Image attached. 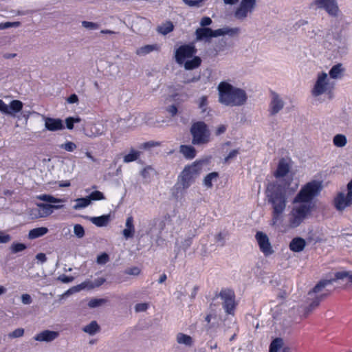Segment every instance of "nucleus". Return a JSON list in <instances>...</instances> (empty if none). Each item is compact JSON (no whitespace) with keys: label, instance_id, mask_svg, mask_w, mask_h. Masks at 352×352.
Here are the masks:
<instances>
[{"label":"nucleus","instance_id":"f257e3e1","mask_svg":"<svg viewBox=\"0 0 352 352\" xmlns=\"http://www.w3.org/2000/svg\"><path fill=\"white\" fill-rule=\"evenodd\" d=\"M348 278L352 283V272H338L335 274V278L322 279L309 291V313L317 308L320 302L327 298L331 293L327 287L332 285L336 280H342Z\"/></svg>","mask_w":352,"mask_h":352},{"label":"nucleus","instance_id":"f03ea898","mask_svg":"<svg viewBox=\"0 0 352 352\" xmlns=\"http://www.w3.org/2000/svg\"><path fill=\"white\" fill-rule=\"evenodd\" d=\"M219 102L226 106L239 107L245 104L248 96L245 90L234 87L227 82L218 85Z\"/></svg>","mask_w":352,"mask_h":352},{"label":"nucleus","instance_id":"7ed1b4c3","mask_svg":"<svg viewBox=\"0 0 352 352\" xmlns=\"http://www.w3.org/2000/svg\"><path fill=\"white\" fill-rule=\"evenodd\" d=\"M294 204H300L294 206L290 213L289 226L296 228L302 223L308 214V183L305 184L300 192L296 195Z\"/></svg>","mask_w":352,"mask_h":352},{"label":"nucleus","instance_id":"20e7f679","mask_svg":"<svg viewBox=\"0 0 352 352\" xmlns=\"http://www.w3.org/2000/svg\"><path fill=\"white\" fill-rule=\"evenodd\" d=\"M266 197L268 202L273 207V223L274 224L286 208L285 193L280 186L270 184L266 189Z\"/></svg>","mask_w":352,"mask_h":352},{"label":"nucleus","instance_id":"39448f33","mask_svg":"<svg viewBox=\"0 0 352 352\" xmlns=\"http://www.w3.org/2000/svg\"><path fill=\"white\" fill-rule=\"evenodd\" d=\"M239 32L240 29L239 28L224 27L214 30L210 28H198L195 30V39L193 42L204 41L209 43L212 38L224 35L234 36L237 35Z\"/></svg>","mask_w":352,"mask_h":352},{"label":"nucleus","instance_id":"423d86ee","mask_svg":"<svg viewBox=\"0 0 352 352\" xmlns=\"http://www.w3.org/2000/svg\"><path fill=\"white\" fill-rule=\"evenodd\" d=\"M190 133L193 145L202 146L210 142V131L208 125L203 121L192 123L190 129Z\"/></svg>","mask_w":352,"mask_h":352},{"label":"nucleus","instance_id":"0eeeda50","mask_svg":"<svg viewBox=\"0 0 352 352\" xmlns=\"http://www.w3.org/2000/svg\"><path fill=\"white\" fill-rule=\"evenodd\" d=\"M199 169V165L195 163L184 168L174 186L177 192L190 186L195 182V178L198 175Z\"/></svg>","mask_w":352,"mask_h":352},{"label":"nucleus","instance_id":"6e6552de","mask_svg":"<svg viewBox=\"0 0 352 352\" xmlns=\"http://www.w3.org/2000/svg\"><path fill=\"white\" fill-rule=\"evenodd\" d=\"M335 82H331L328 78L325 72H322L318 76L317 80L312 89V94L314 96H320L322 94H327L331 98L335 88Z\"/></svg>","mask_w":352,"mask_h":352},{"label":"nucleus","instance_id":"1a4fd4ad","mask_svg":"<svg viewBox=\"0 0 352 352\" xmlns=\"http://www.w3.org/2000/svg\"><path fill=\"white\" fill-rule=\"evenodd\" d=\"M219 298L222 300V307L225 312L227 314L233 316L236 306L234 291L228 288H223L219 293L215 294L212 301Z\"/></svg>","mask_w":352,"mask_h":352},{"label":"nucleus","instance_id":"9d476101","mask_svg":"<svg viewBox=\"0 0 352 352\" xmlns=\"http://www.w3.org/2000/svg\"><path fill=\"white\" fill-rule=\"evenodd\" d=\"M347 190L346 195L340 192L333 199L334 206L338 211H342L346 207L352 205V179L347 184Z\"/></svg>","mask_w":352,"mask_h":352},{"label":"nucleus","instance_id":"9b49d317","mask_svg":"<svg viewBox=\"0 0 352 352\" xmlns=\"http://www.w3.org/2000/svg\"><path fill=\"white\" fill-rule=\"evenodd\" d=\"M197 51L195 42L182 45L175 51V60L178 64L182 65L185 59L192 58L197 53Z\"/></svg>","mask_w":352,"mask_h":352},{"label":"nucleus","instance_id":"f8f14e48","mask_svg":"<svg viewBox=\"0 0 352 352\" xmlns=\"http://www.w3.org/2000/svg\"><path fill=\"white\" fill-rule=\"evenodd\" d=\"M256 6V0H241L234 15L239 20L243 21L254 10Z\"/></svg>","mask_w":352,"mask_h":352},{"label":"nucleus","instance_id":"ddd939ff","mask_svg":"<svg viewBox=\"0 0 352 352\" xmlns=\"http://www.w3.org/2000/svg\"><path fill=\"white\" fill-rule=\"evenodd\" d=\"M271 100L268 106L270 116H274L278 114L285 107V102L282 97L274 91H271Z\"/></svg>","mask_w":352,"mask_h":352},{"label":"nucleus","instance_id":"4468645a","mask_svg":"<svg viewBox=\"0 0 352 352\" xmlns=\"http://www.w3.org/2000/svg\"><path fill=\"white\" fill-rule=\"evenodd\" d=\"M255 238L258 242L261 251L265 256H267L273 254L274 250L270 243L269 238L266 234L258 231L255 235Z\"/></svg>","mask_w":352,"mask_h":352},{"label":"nucleus","instance_id":"2eb2a0df","mask_svg":"<svg viewBox=\"0 0 352 352\" xmlns=\"http://www.w3.org/2000/svg\"><path fill=\"white\" fill-rule=\"evenodd\" d=\"M316 3L319 8H324L332 16H336L339 12L336 0H316Z\"/></svg>","mask_w":352,"mask_h":352},{"label":"nucleus","instance_id":"dca6fc26","mask_svg":"<svg viewBox=\"0 0 352 352\" xmlns=\"http://www.w3.org/2000/svg\"><path fill=\"white\" fill-rule=\"evenodd\" d=\"M88 129H85V133L89 138H96L104 134L107 129L104 125L98 122L96 123H91L88 125Z\"/></svg>","mask_w":352,"mask_h":352},{"label":"nucleus","instance_id":"f3484780","mask_svg":"<svg viewBox=\"0 0 352 352\" xmlns=\"http://www.w3.org/2000/svg\"><path fill=\"white\" fill-rule=\"evenodd\" d=\"M45 121V127L47 131H56L65 128L63 121L60 118H52L43 116Z\"/></svg>","mask_w":352,"mask_h":352},{"label":"nucleus","instance_id":"a211bd4d","mask_svg":"<svg viewBox=\"0 0 352 352\" xmlns=\"http://www.w3.org/2000/svg\"><path fill=\"white\" fill-rule=\"evenodd\" d=\"M322 188V181L312 180L309 182V212L311 209L312 200L319 195Z\"/></svg>","mask_w":352,"mask_h":352},{"label":"nucleus","instance_id":"6ab92c4d","mask_svg":"<svg viewBox=\"0 0 352 352\" xmlns=\"http://www.w3.org/2000/svg\"><path fill=\"white\" fill-rule=\"evenodd\" d=\"M105 281H106V279L104 278L100 277V278H96L94 281H91V280L84 281L82 283L76 286L74 288H75V290L77 292H79V291H80L82 289H91L95 287H100Z\"/></svg>","mask_w":352,"mask_h":352},{"label":"nucleus","instance_id":"aec40b11","mask_svg":"<svg viewBox=\"0 0 352 352\" xmlns=\"http://www.w3.org/2000/svg\"><path fill=\"white\" fill-rule=\"evenodd\" d=\"M58 336V333L57 331L45 330L36 334L34 339L36 341L48 342L54 340Z\"/></svg>","mask_w":352,"mask_h":352},{"label":"nucleus","instance_id":"412c9836","mask_svg":"<svg viewBox=\"0 0 352 352\" xmlns=\"http://www.w3.org/2000/svg\"><path fill=\"white\" fill-rule=\"evenodd\" d=\"M38 215L40 217H45L49 216L53 212L54 209H60L63 207L61 205H52L49 204H38Z\"/></svg>","mask_w":352,"mask_h":352},{"label":"nucleus","instance_id":"4be33fe9","mask_svg":"<svg viewBox=\"0 0 352 352\" xmlns=\"http://www.w3.org/2000/svg\"><path fill=\"white\" fill-rule=\"evenodd\" d=\"M23 107V103L19 100H13L10 102V104H7L8 112L4 113L6 115L14 117L16 113L20 112Z\"/></svg>","mask_w":352,"mask_h":352},{"label":"nucleus","instance_id":"5701e85b","mask_svg":"<svg viewBox=\"0 0 352 352\" xmlns=\"http://www.w3.org/2000/svg\"><path fill=\"white\" fill-rule=\"evenodd\" d=\"M306 246V241L304 239L297 236L294 238L289 243L290 250L294 252H300L304 250Z\"/></svg>","mask_w":352,"mask_h":352},{"label":"nucleus","instance_id":"b1692460","mask_svg":"<svg viewBox=\"0 0 352 352\" xmlns=\"http://www.w3.org/2000/svg\"><path fill=\"white\" fill-rule=\"evenodd\" d=\"M126 228L123 230L122 234L125 239L132 238L135 233V227L133 226V218L132 216L127 217L125 223Z\"/></svg>","mask_w":352,"mask_h":352},{"label":"nucleus","instance_id":"393cba45","mask_svg":"<svg viewBox=\"0 0 352 352\" xmlns=\"http://www.w3.org/2000/svg\"><path fill=\"white\" fill-rule=\"evenodd\" d=\"M89 221L98 227L106 226L111 220V215L104 214L99 217H88Z\"/></svg>","mask_w":352,"mask_h":352},{"label":"nucleus","instance_id":"a878e982","mask_svg":"<svg viewBox=\"0 0 352 352\" xmlns=\"http://www.w3.org/2000/svg\"><path fill=\"white\" fill-rule=\"evenodd\" d=\"M289 170L288 163L285 159H281L278 164L277 169L275 173V177L277 178L285 176Z\"/></svg>","mask_w":352,"mask_h":352},{"label":"nucleus","instance_id":"bb28decb","mask_svg":"<svg viewBox=\"0 0 352 352\" xmlns=\"http://www.w3.org/2000/svg\"><path fill=\"white\" fill-rule=\"evenodd\" d=\"M344 68L341 63L333 65L329 70V74L331 78L340 79L343 76Z\"/></svg>","mask_w":352,"mask_h":352},{"label":"nucleus","instance_id":"cd10ccee","mask_svg":"<svg viewBox=\"0 0 352 352\" xmlns=\"http://www.w3.org/2000/svg\"><path fill=\"white\" fill-rule=\"evenodd\" d=\"M179 151L188 160H192L196 156V150L191 145H181Z\"/></svg>","mask_w":352,"mask_h":352},{"label":"nucleus","instance_id":"c85d7f7f","mask_svg":"<svg viewBox=\"0 0 352 352\" xmlns=\"http://www.w3.org/2000/svg\"><path fill=\"white\" fill-rule=\"evenodd\" d=\"M49 230L46 227H39L32 229L29 231L28 239H35L36 238L44 236L48 232Z\"/></svg>","mask_w":352,"mask_h":352},{"label":"nucleus","instance_id":"c756f323","mask_svg":"<svg viewBox=\"0 0 352 352\" xmlns=\"http://www.w3.org/2000/svg\"><path fill=\"white\" fill-rule=\"evenodd\" d=\"M192 58L190 60H187L186 61L184 60V63H183L184 68L186 70L196 69L199 67L201 63V59L200 57L194 55Z\"/></svg>","mask_w":352,"mask_h":352},{"label":"nucleus","instance_id":"7c9ffc66","mask_svg":"<svg viewBox=\"0 0 352 352\" xmlns=\"http://www.w3.org/2000/svg\"><path fill=\"white\" fill-rule=\"evenodd\" d=\"M158 50L157 44L146 45L136 50V54L139 56H145L155 50Z\"/></svg>","mask_w":352,"mask_h":352},{"label":"nucleus","instance_id":"2f4dec72","mask_svg":"<svg viewBox=\"0 0 352 352\" xmlns=\"http://www.w3.org/2000/svg\"><path fill=\"white\" fill-rule=\"evenodd\" d=\"M82 331L91 336H94L100 331V326L96 321H91L89 324L82 328Z\"/></svg>","mask_w":352,"mask_h":352},{"label":"nucleus","instance_id":"473e14b6","mask_svg":"<svg viewBox=\"0 0 352 352\" xmlns=\"http://www.w3.org/2000/svg\"><path fill=\"white\" fill-rule=\"evenodd\" d=\"M177 342L179 344L190 346L192 344V338L188 335L182 333H179L177 335Z\"/></svg>","mask_w":352,"mask_h":352},{"label":"nucleus","instance_id":"72a5a7b5","mask_svg":"<svg viewBox=\"0 0 352 352\" xmlns=\"http://www.w3.org/2000/svg\"><path fill=\"white\" fill-rule=\"evenodd\" d=\"M156 173L155 169L151 166H147L140 172V175L145 179L146 182H148L152 176Z\"/></svg>","mask_w":352,"mask_h":352},{"label":"nucleus","instance_id":"f704fd0d","mask_svg":"<svg viewBox=\"0 0 352 352\" xmlns=\"http://www.w3.org/2000/svg\"><path fill=\"white\" fill-rule=\"evenodd\" d=\"M76 204L73 206V208L76 210L85 208L91 204L88 197L78 198L75 200Z\"/></svg>","mask_w":352,"mask_h":352},{"label":"nucleus","instance_id":"c9c22d12","mask_svg":"<svg viewBox=\"0 0 352 352\" xmlns=\"http://www.w3.org/2000/svg\"><path fill=\"white\" fill-rule=\"evenodd\" d=\"M219 177V173L217 172H212L208 174L204 179V185L208 188H210L212 187V181L216 180Z\"/></svg>","mask_w":352,"mask_h":352},{"label":"nucleus","instance_id":"e433bc0d","mask_svg":"<svg viewBox=\"0 0 352 352\" xmlns=\"http://www.w3.org/2000/svg\"><path fill=\"white\" fill-rule=\"evenodd\" d=\"M174 25L172 22L166 21L157 28V31L163 35H166L173 30Z\"/></svg>","mask_w":352,"mask_h":352},{"label":"nucleus","instance_id":"4c0bfd02","mask_svg":"<svg viewBox=\"0 0 352 352\" xmlns=\"http://www.w3.org/2000/svg\"><path fill=\"white\" fill-rule=\"evenodd\" d=\"M141 152L138 151H135L134 149H131L130 153L124 156L123 161L124 163H129L134 162L138 159L140 155Z\"/></svg>","mask_w":352,"mask_h":352},{"label":"nucleus","instance_id":"58836bf2","mask_svg":"<svg viewBox=\"0 0 352 352\" xmlns=\"http://www.w3.org/2000/svg\"><path fill=\"white\" fill-rule=\"evenodd\" d=\"M333 142L334 145L338 147H343L347 142L345 135L341 134L335 135Z\"/></svg>","mask_w":352,"mask_h":352},{"label":"nucleus","instance_id":"ea45409f","mask_svg":"<svg viewBox=\"0 0 352 352\" xmlns=\"http://www.w3.org/2000/svg\"><path fill=\"white\" fill-rule=\"evenodd\" d=\"M283 340L281 338L274 339L270 344V352H278V350L282 347Z\"/></svg>","mask_w":352,"mask_h":352},{"label":"nucleus","instance_id":"a19ab883","mask_svg":"<svg viewBox=\"0 0 352 352\" xmlns=\"http://www.w3.org/2000/svg\"><path fill=\"white\" fill-rule=\"evenodd\" d=\"M107 302L105 298H92L88 302V306L90 308H96L100 307Z\"/></svg>","mask_w":352,"mask_h":352},{"label":"nucleus","instance_id":"79ce46f5","mask_svg":"<svg viewBox=\"0 0 352 352\" xmlns=\"http://www.w3.org/2000/svg\"><path fill=\"white\" fill-rule=\"evenodd\" d=\"M309 244L311 243H320L325 241L326 239L324 236V234L322 233H319L318 235L316 234H311V232H309Z\"/></svg>","mask_w":352,"mask_h":352},{"label":"nucleus","instance_id":"37998d69","mask_svg":"<svg viewBox=\"0 0 352 352\" xmlns=\"http://www.w3.org/2000/svg\"><path fill=\"white\" fill-rule=\"evenodd\" d=\"M87 197L90 201V203H91L92 201L102 200L105 198L104 194L98 190H95L91 192Z\"/></svg>","mask_w":352,"mask_h":352},{"label":"nucleus","instance_id":"c03bdc74","mask_svg":"<svg viewBox=\"0 0 352 352\" xmlns=\"http://www.w3.org/2000/svg\"><path fill=\"white\" fill-rule=\"evenodd\" d=\"M26 248V245L21 243H13L10 246V250L14 254L22 252L25 250Z\"/></svg>","mask_w":352,"mask_h":352},{"label":"nucleus","instance_id":"a18cd8bd","mask_svg":"<svg viewBox=\"0 0 352 352\" xmlns=\"http://www.w3.org/2000/svg\"><path fill=\"white\" fill-rule=\"evenodd\" d=\"M39 199L42 201H44L47 203L50 204H55V203H61L63 201L60 199L55 198L54 197L49 195H43L39 197Z\"/></svg>","mask_w":352,"mask_h":352},{"label":"nucleus","instance_id":"49530a36","mask_svg":"<svg viewBox=\"0 0 352 352\" xmlns=\"http://www.w3.org/2000/svg\"><path fill=\"white\" fill-rule=\"evenodd\" d=\"M80 122V118L79 117H68L65 120L66 126L68 129L72 130L74 129V123H78Z\"/></svg>","mask_w":352,"mask_h":352},{"label":"nucleus","instance_id":"de8ad7c7","mask_svg":"<svg viewBox=\"0 0 352 352\" xmlns=\"http://www.w3.org/2000/svg\"><path fill=\"white\" fill-rule=\"evenodd\" d=\"M74 233L79 239L85 236V229L80 224H76L74 227Z\"/></svg>","mask_w":352,"mask_h":352},{"label":"nucleus","instance_id":"09e8293b","mask_svg":"<svg viewBox=\"0 0 352 352\" xmlns=\"http://www.w3.org/2000/svg\"><path fill=\"white\" fill-rule=\"evenodd\" d=\"M20 25L21 23L19 21L0 23V30H6L10 28H17Z\"/></svg>","mask_w":352,"mask_h":352},{"label":"nucleus","instance_id":"8fccbe9b","mask_svg":"<svg viewBox=\"0 0 352 352\" xmlns=\"http://www.w3.org/2000/svg\"><path fill=\"white\" fill-rule=\"evenodd\" d=\"M76 145L72 142H67L65 144L60 145V148L65 149L67 151L72 152L76 148Z\"/></svg>","mask_w":352,"mask_h":352},{"label":"nucleus","instance_id":"3c124183","mask_svg":"<svg viewBox=\"0 0 352 352\" xmlns=\"http://www.w3.org/2000/svg\"><path fill=\"white\" fill-rule=\"evenodd\" d=\"M24 334V329L23 328H18V329H16L14 331H13L12 332L8 334V337L10 338H21L23 336Z\"/></svg>","mask_w":352,"mask_h":352},{"label":"nucleus","instance_id":"603ef678","mask_svg":"<svg viewBox=\"0 0 352 352\" xmlns=\"http://www.w3.org/2000/svg\"><path fill=\"white\" fill-rule=\"evenodd\" d=\"M82 25L85 28L88 29V30H98L100 27V25L96 23L86 21H82Z\"/></svg>","mask_w":352,"mask_h":352},{"label":"nucleus","instance_id":"864d4df0","mask_svg":"<svg viewBox=\"0 0 352 352\" xmlns=\"http://www.w3.org/2000/svg\"><path fill=\"white\" fill-rule=\"evenodd\" d=\"M192 243V236H188L182 242L180 248L186 252Z\"/></svg>","mask_w":352,"mask_h":352},{"label":"nucleus","instance_id":"5fc2aeb1","mask_svg":"<svg viewBox=\"0 0 352 352\" xmlns=\"http://www.w3.org/2000/svg\"><path fill=\"white\" fill-rule=\"evenodd\" d=\"M208 105V98L206 96H203L199 99V108L201 109L202 113H204L207 110Z\"/></svg>","mask_w":352,"mask_h":352},{"label":"nucleus","instance_id":"6e6d98bb","mask_svg":"<svg viewBox=\"0 0 352 352\" xmlns=\"http://www.w3.org/2000/svg\"><path fill=\"white\" fill-rule=\"evenodd\" d=\"M124 273L129 275L138 276L140 273V269L138 267H129L125 270Z\"/></svg>","mask_w":352,"mask_h":352},{"label":"nucleus","instance_id":"4d7b16f0","mask_svg":"<svg viewBox=\"0 0 352 352\" xmlns=\"http://www.w3.org/2000/svg\"><path fill=\"white\" fill-rule=\"evenodd\" d=\"M239 153V149H234V150L231 151L229 153V154L228 155V156L225 157L224 162L226 163L229 162L230 160H233L234 158H235Z\"/></svg>","mask_w":352,"mask_h":352},{"label":"nucleus","instance_id":"13d9d810","mask_svg":"<svg viewBox=\"0 0 352 352\" xmlns=\"http://www.w3.org/2000/svg\"><path fill=\"white\" fill-rule=\"evenodd\" d=\"M212 23V21L209 16H204L200 21L201 28H208Z\"/></svg>","mask_w":352,"mask_h":352},{"label":"nucleus","instance_id":"bf43d9fd","mask_svg":"<svg viewBox=\"0 0 352 352\" xmlns=\"http://www.w3.org/2000/svg\"><path fill=\"white\" fill-rule=\"evenodd\" d=\"M108 261L109 255L107 253H102L97 257V263L98 264H105L108 262Z\"/></svg>","mask_w":352,"mask_h":352},{"label":"nucleus","instance_id":"052dcab7","mask_svg":"<svg viewBox=\"0 0 352 352\" xmlns=\"http://www.w3.org/2000/svg\"><path fill=\"white\" fill-rule=\"evenodd\" d=\"M21 302L23 305H30L32 302V298L28 294H23L21 296Z\"/></svg>","mask_w":352,"mask_h":352},{"label":"nucleus","instance_id":"680f3d73","mask_svg":"<svg viewBox=\"0 0 352 352\" xmlns=\"http://www.w3.org/2000/svg\"><path fill=\"white\" fill-rule=\"evenodd\" d=\"M225 239H226V234H223L222 232H219L215 236L216 242L220 243V245L221 246H223L225 245Z\"/></svg>","mask_w":352,"mask_h":352},{"label":"nucleus","instance_id":"e2e57ef3","mask_svg":"<svg viewBox=\"0 0 352 352\" xmlns=\"http://www.w3.org/2000/svg\"><path fill=\"white\" fill-rule=\"evenodd\" d=\"M283 311L282 305L277 306L275 309L272 310V316L274 319L278 320Z\"/></svg>","mask_w":352,"mask_h":352},{"label":"nucleus","instance_id":"0e129e2a","mask_svg":"<svg viewBox=\"0 0 352 352\" xmlns=\"http://www.w3.org/2000/svg\"><path fill=\"white\" fill-rule=\"evenodd\" d=\"M58 279L64 283H69L73 281L74 278L73 276H69L63 274V275L59 276Z\"/></svg>","mask_w":352,"mask_h":352},{"label":"nucleus","instance_id":"69168bd1","mask_svg":"<svg viewBox=\"0 0 352 352\" xmlns=\"http://www.w3.org/2000/svg\"><path fill=\"white\" fill-rule=\"evenodd\" d=\"M148 309V304L138 303L135 305V309L137 312L145 311Z\"/></svg>","mask_w":352,"mask_h":352},{"label":"nucleus","instance_id":"338daca9","mask_svg":"<svg viewBox=\"0 0 352 352\" xmlns=\"http://www.w3.org/2000/svg\"><path fill=\"white\" fill-rule=\"evenodd\" d=\"M166 111L170 114L172 117L175 116L177 113V107L175 104L168 106L166 108Z\"/></svg>","mask_w":352,"mask_h":352},{"label":"nucleus","instance_id":"774afa93","mask_svg":"<svg viewBox=\"0 0 352 352\" xmlns=\"http://www.w3.org/2000/svg\"><path fill=\"white\" fill-rule=\"evenodd\" d=\"M11 239V236L9 234H3L0 231V243H6L9 242Z\"/></svg>","mask_w":352,"mask_h":352}]
</instances>
